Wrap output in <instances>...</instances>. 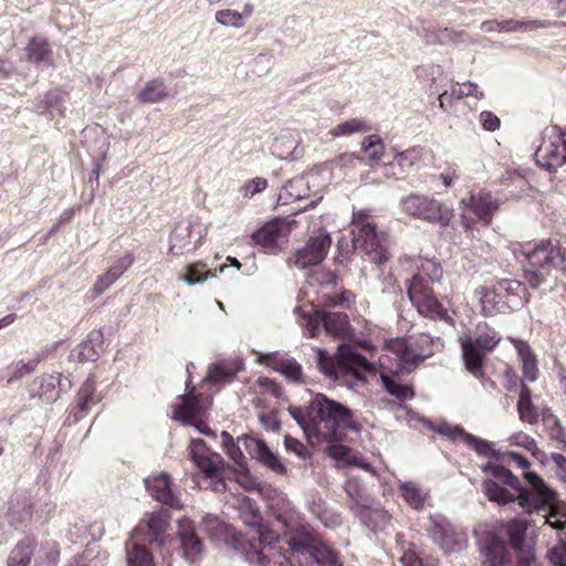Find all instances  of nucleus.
<instances>
[{"label": "nucleus", "instance_id": "54", "mask_svg": "<svg viewBox=\"0 0 566 566\" xmlns=\"http://www.w3.org/2000/svg\"><path fill=\"white\" fill-rule=\"evenodd\" d=\"M203 525L212 539H220L228 533V525L210 514L205 516Z\"/></svg>", "mask_w": 566, "mask_h": 566}, {"label": "nucleus", "instance_id": "37", "mask_svg": "<svg viewBox=\"0 0 566 566\" xmlns=\"http://www.w3.org/2000/svg\"><path fill=\"white\" fill-rule=\"evenodd\" d=\"M25 51L28 60L30 62L36 64L46 62L49 64H52V50L46 40L33 38L32 40H30Z\"/></svg>", "mask_w": 566, "mask_h": 566}, {"label": "nucleus", "instance_id": "4", "mask_svg": "<svg viewBox=\"0 0 566 566\" xmlns=\"http://www.w3.org/2000/svg\"><path fill=\"white\" fill-rule=\"evenodd\" d=\"M352 232L354 249L363 259L375 264L388 261L389 255L385 245L386 235L378 232L376 224L365 211H356L352 218Z\"/></svg>", "mask_w": 566, "mask_h": 566}, {"label": "nucleus", "instance_id": "45", "mask_svg": "<svg viewBox=\"0 0 566 566\" xmlns=\"http://www.w3.org/2000/svg\"><path fill=\"white\" fill-rule=\"evenodd\" d=\"M127 566H142V533L136 527L126 542Z\"/></svg>", "mask_w": 566, "mask_h": 566}, {"label": "nucleus", "instance_id": "7", "mask_svg": "<svg viewBox=\"0 0 566 566\" xmlns=\"http://www.w3.org/2000/svg\"><path fill=\"white\" fill-rule=\"evenodd\" d=\"M521 252L527 261L526 279L533 286L543 281L546 270L564 262V255L559 248L551 241H541L534 245L527 243L522 247Z\"/></svg>", "mask_w": 566, "mask_h": 566}, {"label": "nucleus", "instance_id": "16", "mask_svg": "<svg viewBox=\"0 0 566 566\" xmlns=\"http://www.w3.org/2000/svg\"><path fill=\"white\" fill-rule=\"evenodd\" d=\"M208 224L199 218L174 229L169 239V253L175 256L196 251L208 234Z\"/></svg>", "mask_w": 566, "mask_h": 566}, {"label": "nucleus", "instance_id": "28", "mask_svg": "<svg viewBox=\"0 0 566 566\" xmlns=\"http://www.w3.org/2000/svg\"><path fill=\"white\" fill-rule=\"evenodd\" d=\"M311 178H313V176H300L286 182L279 193V203L289 205L295 200L308 197L311 191Z\"/></svg>", "mask_w": 566, "mask_h": 566}, {"label": "nucleus", "instance_id": "1", "mask_svg": "<svg viewBox=\"0 0 566 566\" xmlns=\"http://www.w3.org/2000/svg\"><path fill=\"white\" fill-rule=\"evenodd\" d=\"M230 504L238 510L239 517L247 525L256 527L259 541L263 544L261 551H255L249 555V560L261 566H291L282 549L273 546L277 536H274L273 532L266 526L259 524V511L252 500L245 495H239L233 496Z\"/></svg>", "mask_w": 566, "mask_h": 566}, {"label": "nucleus", "instance_id": "23", "mask_svg": "<svg viewBox=\"0 0 566 566\" xmlns=\"http://www.w3.org/2000/svg\"><path fill=\"white\" fill-rule=\"evenodd\" d=\"M188 451L195 465L208 476L213 475L222 468V457L209 450L201 439H192Z\"/></svg>", "mask_w": 566, "mask_h": 566}, {"label": "nucleus", "instance_id": "38", "mask_svg": "<svg viewBox=\"0 0 566 566\" xmlns=\"http://www.w3.org/2000/svg\"><path fill=\"white\" fill-rule=\"evenodd\" d=\"M169 96V87L161 77H155L144 84V103H159Z\"/></svg>", "mask_w": 566, "mask_h": 566}, {"label": "nucleus", "instance_id": "6", "mask_svg": "<svg viewBox=\"0 0 566 566\" xmlns=\"http://www.w3.org/2000/svg\"><path fill=\"white\" fill-rule=\"evenodd\" d=\"M525 485L515 490L514 502L526 513L549 509L552 512H560L556 503V493L535 472L527 471L523 474Z\"/></svg>", "mask_w": 566, "mask_h": 566}, {"label": "nucleus", "instance_id": "27", "mask_svg": "<svg viewBox=\"0 0 566 566\" xmlns=\"http://www.w3.org/2000/svg\"><path fill=\"white\" fill-rule=\"evenodd\" d=\"M461 205L464 207H470L472 212L484 224H489L491 222L493 214L500 208L497 199L494 198L490 192L485 191H480L475 195H471L469 201L462 199Z\"/></svg>", "mask_w": 566, "mask_h": 566}, {"label": "nucleus", "instance_id": "8", "mask_svg": "<svg viewBox=\"0 0 566 566\" xmlns=\"http://www.w3.org/2000/svg\"><path fill=\"white\" fill-rule=\"evenodd\" d=\"M311 408L317 413L321 422L332 431L328 436L329 440L338 439L336 434L337 429H345L353 432L360 431V424L354 419L353 411L346 406L328 399L324 395H316L311 402Z\"/></svg>", "mask_w": 566, "mask_h": 566}, {"label": "nucleus", "instance_id": "56", "mask_svg": "<svg viewBox=\"0 0 566 566\" xmlns=\"http://www.w3.org/2000/svg\"><path fill=\"white\" fill-rule=\"evenodd\" d=\"M94 382L91 379H87L77 392V406L81 411H86L90 403H96V400L93 398L94 394Z\"/></svg>", "mask_w": 566, "mask_h": 566}, {"label": "nucleus", "instance_id": "63", "mask_svg": "<svg viewBox=\"0 0 566 566\" xmlns=\"http://www.w3.org/2000/svg\"><path fill=\"white\" fill-rule=\"evenodd\" d=\"M227 453L234 461V463L238 464L239 468H247L245 457L243 455L240 446L234 444L233 447H230L227 450Z\"/></svg>", "mask_w": 566, "mask_h": 566}, {"label": "nucleus", "instance_id": "10", "mask_svg": "<svg viewBox=\"0 0 566 566\" xmlns=\"http://www.w3.org/2000/svg\"><path fill=\"white\" fill-rule=\"evenodd\" d=\"M484 472L483 493L488 500L500 505L514 502V491L520 489L517 476L500 464H489Z\"/></svg>", "mask_w": 566, "mask_h": 566}, {"label": "nucleus", "instance_id": "25", "mask_svg": "<svg viewBox=\"0 0 566 566\" xmlns=\"http://www.w3.org/2000/svg\"><path fill=\"white\" fill-rule=\"evenodd\" d=\"M544 523L558 532L559 543L548 552V558L555 566H566V512H552L544 516Z\"/></svg>", "mask_w": 566, "mask_h": 566}, {"label": "nucleus", "instance_id": "50", "mask_svg": "<svg viewBox=\"0 0 566 566\" xmlns=\"http://www.w3.org/2000/svg\"><path fill=\"white\" fill-rule=\"evenodd\" d=\"M274 368L292 382L302 380V368L294 359H281L276 361Z\"/></svg>", "mask_w": 566, "mask_h": 566}, {"label": "nucleus", "instance_id": "21", "mask_svg": "<svg viewBox=\"0 0 566 566\" xmlns=\"http://www.w3.org/2000/svg\"><path fill=\"white\" fill-rule=\"evenodd\" d=\"M331 242V237L326 232L311 237L305 247L296 252L295 265L300 269L318 265L325 259Z\"/></svg>", "mask_w": 566, "mask_h": 566}, {"label": "nucleus", "instance_id": "17", "mask_svg": "<svg viewBox=\"0 0 566 566\" xmlns=\"http://www.w3.org/2000/svg\"><path fill=\"white\" fill-rule=\"evenodd\" d=\"M536 163L551 170L566 163V129L552 127L544 134L536 153Z\"/></svg>", "mask_w": 566, "mask_h": 566}, {"label": "nucleus", "instance_id": "39", "mask_svg": "<svg viewBox=\"0 0 566 566\" xmlns=\"http://www.w3.org/2000/svg\"><path fill=\"white\" fill-rule=\"evenodd\" d=\"M32 555H34V542L24 538L12 549L8 558V566H28Z\"/></svg>", "mask_w": 566, "mask_h": 566}, {"label": "nucleus", "instance_id": "55", "mask_svg": "<svg viewBox=\"0 0 566 566\" xmlns=\"http://www.w3.org/2000/svg\"><path fill=\"white\" fill-rule=\"evenodd\" d=\"M60 384V375H49L43 377L41 382V397L46 401H54L59 398L56 386Z\"/></svg>", "mask_w": 566, "mask_h": 566}, {"label": "nucleus", "instance_id": "32", "mask_svg": "<svg viewBox=\"0 0 566 566\" xmlns=\"http://www.w3.org/2000/svg\"><path fill=\"white\" fill-rule=\"evenodd\" d=\"M202 409L197 398L188 392L179 397V402L174 406V418L186 424H195L193 419L201 413Z\"/></svg>", "mask_w": 566, "mask_h": 566}, {"label": "nucleus", "instance_id": "62", "mask_svg": "<svg viewBox=\"0 0 566 566\" xmlns=\"http://www.w3.org/2000/svg\"><path fill=\"white\" fill-rule=\"evenodd\" d=\"M552 460L556 465V475L563 482H566V458L559 453H553Z\"/></svg>", "mask_w": 566, "mask_h": 566}, {"label": "nucleus", "instance_id": "14", "mask_svg": "<svg viewBox=\"0 0 566 566\" xmlns=\"http://www.w3.org/2000/svg\"><path fill=\"white\" fill-rule=\"evenodd\" d=\"M314 312L315 315L298 307L294 311L298 323L307 328L308 337H314L316 335L315 329L317 328L319 321L323 322L325 331L334 337L346 339L353 336L348 316L345 313Z\"/></svg>", "mask_w": 566, "mask_h": 566}, {"label": "nucleus", "instance_id": "53", "mask_svg": "<svg viewBox=\"0 0 566 566\" xmlns=\"http://www.w3.org/2000/svg\"><path fill=\"white\" fill-rule=\"evenodd\" d=\"M268 187V180L262 177H255L247 180L240 188V193L245 199H251L255 195L264 191Z\"/></svg>", "mask_w": 566, "mask_h": 566}, {"label": "nucleus", "instance_id": "61", "mask_svg": "<svg viewBox=\"0 0 566 566\" xmlns=\"http://www.w3.org/2000/svg\"><path fill=\"white\" fill-rule=\"evenodd\" d=\"M284 446L287 451L295 453L300 458H304L306 454V447L292 437L285 436Z\"/></svg>", "mask_w": 566, "mask_h": 566}, {"label": "nucleus", "instance_id": "30", "mask_svg": "<svg viewBox=\"0 0 566 566\" xmlns=\"http://www.w3.org/2000/svg\"><path fill=\"white\" fill-rule=\"evenodd\" d=\"M254 13V6L244 3L242 11L234 9H220L214 13V20L224 28L243 29L245 21Z\"/></svg>", "mask_w": 566, "mask_h": 566}, {"label": "nucleus", "instance_id": "29", "mask_svg": "<svg viewBox=\"0 0 566 566\" xmlns=\"http://www.w3.org/2000/svg\"><path fill=\"white\" fill-rule=\"evenodd\" d=\"M133 264L130 255L117 260L104 274L99 275L94 283L93 292L96 296L107 291Z\"/></svg>", "mask_w": 566, "mask_h": 566}, {"label": "nucleus", "instance_id": "26", "mask_svg": "<svg viewBox=\"0 0 566 566\" xmlns=\"http://www.w3.org/2000/svg\"><path fill=\"white\" fill-rule=\"evenodd\" d=\"M178 537L181 543L184 557L190 563L197 562L202 554V543L189 518L178 521Z\"/></svg>", "mask_w": 566, "mask_h": 566}, {"label": "nucleus", "instance_id": "51", "mask_svg": "<svg viewBox=\"0 0 566 566\" xmlns=\"http://www.w3.org/2000/svg\"><path fill=\"white\" fill-rule=\"evenodd\" d=\"M524 23L513 21V20H505V21H485L481 24V30L486 33L492 32H513L522 29Z\"/></svg>", "mask_w": 566, "mask_h": 566}, {"label": "nucleus", "instance_id": "34", "mask_svg": "<svg viewBox=\"0 0 566 566\" xmlns=\"http://www.w3.org/2000/svg\"><path fill=\"white\" fill-rule=\"evenodd\" d=\"M512 343L516 348L517 355L522 363L524 379L528 381H535L537 378L538 369L536 358L531 350V347L528 344L522 340L512 339Z\"/></svg>", "mask_w": 566, "mask_h": 566}, {"label": "nucleus", "instance_id": "49", "mask_svg": "<svg viewBox=\"0 0 566 566\" xmlns=\"http://www.w3.org/2000/svg\"><path fill=\"white\" fill-rule=\"evenodd\" d=\"M361 163V159L355 154H342L331 161V168L333 171H339L347 176L350 170L357 168Z\"/></svg>", "mask_w": 566, "mask_h": 566}, {"label": "nucleus", "instance_id": "33", "mask_svg": "<svg viewBox=\"0 0 566 566\" xmlns=\"http://www.w3.org/2000/svg\"><path fill=\"white\" fill-rule=\"evenodd\" d=\"M495 293L500 295V298L507 303L509 306H517L523 303L521 293H525L524 285L516 280H501L494 285Z\"/></svg>", "mask_w": 566, "mask_h": 566}, {"label": "nucleus", "instance_id": "47", "mask_svg": "<svg viewBox=\"0 0 566 566\" xmlns=\"http://www.w3.org/2000/svg\"><path fill=\"white\" fill-rule=\"evenodd\" d=\"M424 153L421 148H409L405 151L398 153L394 161L398 165L403 171L410 170L415 165L420 163L423 159Z\"/></svg>", "mask_w": 566, "mask_h": 566}, {"label": "nucleus", "instance_id": "5", "mask_svg": "<svg viewBox=\"0 0 566 566\" xmlns=\"http://www.w3.org/2000/svg\"><path fill=\"white\" fill-rule=\"evenodd\" d=\"M506 530L515 551L518 552V566H536L533 551L527 549L524 552L521 548L526 524L522 521H511ZM483 563L486 566H511L512 554L502 542L492 541L484 549Z\"/></svg>", "mask_w": 566, "mask_h": 566}, {"label": "nucleus", "instance_id": "44", "mask_svg": "<svg viewBox=\"0 0 566 566\" xmlns=\"http://www.w3.org/2000/svg\"><path fill=\"white\" fill-rule=\"evenodd\" d=\"M400 493L405 501L413 509L420 510L424 506L427 492L419 489L412 482H402L400 484Z\"/></svg>", "mask_w": 566, "mask_h": 566}, {"label": "nucleus", "instance_id": "35", "mask_svg": "<svg viewBox=\"0 0 566 566\" xmlns=\"http://www.w3.org/2000/svg\"><path fill=\"white\" fill-rule=\"evenodd\" d=\"M328 455L336 460L337 462H342L344 465H355L359 467L366 471L371 470V465L365 461L360 455L353 452L348 447L343 444H332L326 449Z\"/></svg>", "mask_w": 566, "mask_h": 566}, {"label": "nucleus", "instance_id": "9", "mask_svg": "<svg viewBox=\"0 0 566 566\" xmlns=\"http://www.w3.org/2000/svg\"><path fill=\"white\" fill-rule=\"evenodd\" d=\"M497 333L484 324H478L474 335L460 338L462 357L465 368L476 375L482 366L483 357L500 343Z\"/></svg>", "mask_w": 566, "mask_h": 566}, {"label": "nucleus", "instance_id": "11", "mask_svg": "<svg viewBox=\"0 0 566 566\" xmlns=\"http://www.w3.org/2000/svg\"><path fill=\"white\" fill-rule=\"evenodd\" d=\"M402 210L415 218L447 227L452 217L453 208L430 196L411 193L401 200Z\"/></svg>", "mask_w": 566, "mask_h": 566}, {"label": "nucleus", "instance_id": "24", "mask_svg": "<svg viewBox=\"0 0 566 566\" xmlns=\"http://www.w3.org/2000/svg\"><path fill=\"white\" fill-rule=\"evenodd\" d=\"M144 484L156 501L171 507H181V503L171 488V478L168 473L161 472L151 475L144 481Z\"/></svg>", "mask_w": 566, "mask_h": 566}, {"label": "nucleus", "instance_id": "2", "mask_svg": "<svg viewBox=\"0 0 566 566\" xmlns=\"http://www.w3.org/2000/svg\"><path fill=\"white\" fill-rule=\"evenodd\" d=\"M442 345L440 337L433 338L424 333L408 338H391L385 342V357L395 360L399 370L410 371L422 360L431 357Z\"/></svg>", "mask_w": 566, "mask_h": 566}, {"label": "nucleus", "instance_id": "58", "mask_svg": "<svg viewBox=\"0 0 566 566\" xmlns=\"http://www.w3.org/2000/svg\"><path fill=\"white\" fill-rule=\"evenodd\" d=\"M36 364L38 361L35 360H32V361H28V363H24V361H18L14 366H13V374L12 376L9 378V382H13L15 380H19L21 379L22 377L27 376V375H30L31 373L34 371L35 367H36Z\"/></svg>", "mask_w": 566, "mask_h": 566}, {"label": "nucleus", "instance_id": "42", "mask_svg": "<svg viewBox=\"0 0 566 566\" xmlns=\"http://www.w3.org/2000/svg\"><path fill=\"white\" fill-rule=\"evenodd\" d=\"M380 379L386 391L399 400H409L415 395L410 386L400 384L396 379V375L381 374Z\"/></svg>", "mask_w": 566, "mask_h": 566}, {"label": "nucleus", "instance_id": "20", "mask_svg": "<svg viewBox=\"0 0 566 566\" xmlns=\"http://www.w3.org/2000/svg\"><path fill=\"white\" fill-rule=\"evenodd\" d=\"M169 530L170 515L167 511L160 510L147 514L144 518V543L147 542L155 548L160 549L171 538Z\"/></svg>", "mask_w": 566, "mask_h": 566}, {"label": "nucleus", "instance_id": "41", "mask_svg": "<svg viewBox=\"0 0 566 566\" xmlns=\"http://www.w3.org/2000/svg\"><path fill=\"white\" fill-rule=\"evenodd\" d=\"M517 409L522 421L534 424L538 421V415L532 402V395L530 388L522 386Z\"/></svg>", "mask_w": 566, "mask_h": 566}, {"label": "nucleus", "instance_id": "59", "mask_svg": "<svg viewBox=\"0 0 566 566\" xmlns=\"http://www.w3.org/2000/svg\"><path fill=\"white\" fill-rule=\"evenodd\" d=\"M459 97L462 96H474L478 99H481L484 97L483 91L480 90L479 85L472 82H464L461 85H459L458 90H454L453 92Z\"/></svg>", "mask_w": 566, "mask_h": 566}, {"label": "nucleus", "instance_id": "22", "mask_svg": "<svg viewBox=\"0 0 566 566\" xmlns=\"http://www.w3.org/2000/svg\"><path fill=\"white\" fill-rule=\"evenodd\" d=\"M239 443H241L250 457L255 459L259 463L263 464L275 473L285 472V467L282 461L274 452L271 451V449L263 440L245 436L239 439Z\"/></svg>", "mask_w": 566, "mask_h": 566}, {"label": "nucleus", "instance_id": "31", "mask_svg": "<svg viewBox=\"0 0 566 566\" xmlns=\"http://www.w3.org/2000/svg\"><path fill=\"white\" fill-rule=\"evenodd\" d=\"M242 368L241 360H222L210 366L205 382L223 384L230 381Z\"/></svg>", "mask_w": 566, "mask_h": 566}, {"label": "nucleus", "instance_id": "13", "mask_svg": "<svg viewBox=\"0 0 566 566\" xmlns=\"http://www.w3.org/2000/svg\"><path fill=\"white\" fill-rule=\"evenodd\" d=\"M410 302L415 305L420 315L430 317L434 321H443L454 325V319L433 295L432 291L426 285L420 273L412 276L407 290Z\"/></svg>", "mask_w": 566, "mask_h": 566}, {"label": "nucleus", "instance_id": "3", "mask_svg": "<svg viewBox=\"0 0 566 566\" xmlns=\"http://www.w3.org/2000/svg\"><path fill=\"white\" fill-rule=\"evenodd\" d=\"M287 544L295 553L308 552L319 566H342L338 555L323 543H313L312 528L291 513L282 518Z\"/></svg>", "mask_w": 566, "mask_h": 566}, {"label": "nucleus", "instance_id": "60", "mask_svg": "<svg viewBox=\"0 0 566 566\" xmlns=\"http://www.w3.org/2000/svg\"><path fill=\"white\" fill-rule=\"evenodd\" d=\"M481 126L488 132H494L500 128V118L489 111H483L479 115Z\"/></svg>", "mask_w": 566, "mask_h": 566}, {"label": "nucleus", "instance_id": "18", "mask_svg": "<svg viewBox=\"0 0 566 566\" xmlns=\"http://www.w3.org/2000/svg\"><path fill=\"white\" fill-rule=\"evenodd\" d=\"M432 541L440 546L444 553H459L467 547V536L458 532L443 516L430 517L428 528Z\"/></svg>", "mask_w": 566, "mask_h": 566}, {"label": "nucleus", "instance_id": "52", "mask_svg": "<svg viewBox=\"0 0 566 566\" xmlns=\"http://www.w3.org/2000/svg\"><path fill=\"white\" fill-rule=\"evenodd\" d=\"M507 441L510 446L523 448L526 451L531 452L533 455H536L538 452L536 441L531 436L522 431L515 432L512 436H510Z\"/></svg>", "mask_w": 566, "mask_h": 566}, {"label": "nucleus", "instance_id": "12", "mask_svg": "<svg viewBox=\"0 0 566 566\" xmlns=\"http://www.w3.org/2000/svg\"><path fill=\"white\" fill-rule=\"evenodd\" d=\"M316 361L319 370L329 378L337 377L338 369L371 371L374 366L350 346L338 345V357L335 358L325 349L316 350Z\"/></svg>", "mask_w": 566, "mask_h": 566}, {"label": "nucleus", "instance_id": "19", "mask_svg": "<svg viewBox=\"0 0 566 566\" xmlns=\"http://www.w3.org/2000/svg\"><path fill=\"white\" fill-rule=\"evenodd\" d=\"M308 284L315 286L316 284L322 286V290L317 292V296L312 303L316 302L317 306H337L350 304V295L347 293L338 294L335 291H331V286L335 285V275L329 272H325L322 269H314L306 274Z\"/></svg>", "mask_w": 566, "mask_h": 566}, {"label": "nucleus", "instance_id": "46", "mask_svg": "<svg viewBox=\"0 0 566 566\" xmlns=\"http://www.w3.org/2000/svg\"><path fill=\"white\" fill-rule=\"evenodd\" d=\"M360 149L373 161H379L385 154V146L378 135L366 136L360 143Z\"/></svg>", "mask_w": 566, "mask_h": 566}, {"label": "nucleus", "instance_id": "48", "mask_svg": "<svg viewBox=\"0 0 566 566\" xmlns=\"http://www.w3.org/2000/svg\"><path fill=\"white\" fill-rule=\"evenodd\" d=\"M416 262V265L419 266L420 271L423 275H426L431 282H438L442 276V269L439 263L429 259H419L412 260L410 258H406L403 260V264Z\"/></svg>", "mask_w": 566, "mask_h": 566}, {"label": "nucleus", "instance_id": "36", "mask_svg": "<svg viewBox=\"0 0 566 566\" xmlns=\"http://www.w3.org/2000/svg\"><path fill=\"white\" fill-rule=\"evenodd\" d=\"M474 296L478 298L484 315L495 314L501 310V303H504L500 295L495 293L494 286L492 289L481 286L474 291Z\"/></svg>", "mask_w": 566, "mask_h": 566}, {"label": "nucleus", "instance_id": "40", "mask_svg": "<svg viewBox=\"0 0 566 566\" xmlns=\"http://www.w3.org/2000/svg\"><path fill=\"white\" fill-rule=\"evenodd\" d=\"M370 129L369 123L364 118H349L334 126L329 134L333 137L350 136L358 133H365Z\"/></svg>", "mask_w": 566, "mask_h": 566}, {"label": "nucleus", "instance_id": "15", "mask_svg": "<svg viewBox=\"0 0 566 566\" xmlns=\"http://www.w3.org/2000/svg\"><path fill=\"white\" fill-rule=\"evenodd\" d=\"M296 226V220L291 218H273L264 222L255 230L251 239L265 253L277 254Z\"/></svg>", "mask_w": 566, "mask_h": 566}, {"label": "nucleus", "instance_id": "43", "mask_svg": "<svg viewBox=\"0 0 566 566\" xmlns=\"http://www.w3.org/2000/svg\"><path fill=\"white\" fill-rule=\"evenodd\" d=\"M211 277H216V274L207 269L206 263L198 261L186 268V272L180 280L188 285H196Z\"/></svg>", "mask_w": 566, "mask_h": 566}, {"label": "nucleus", "instance_id": "57", "mask_svg": "<svg viewBox=\"0 0 566 566\" xmlns=\"http://www.w3.org/2000/svg\"><path fill=\"white\" fill-rule=\"evenodd\" d=\"M101 345H96L92 339L85 340L80 345V357L82 360L94 361L98 358Z\"/></svg>", "mask_w": 566, "mask_h": 566}, {"label": "nucleus", "instance_id": "64", "mask_svg": "<svg viewBox=\"0 0 566 566\" xmlns=\"http://www.w3.org/2000/svg\"><path fill=\"white\" fill-rule=\"evenodd\" d=\"M504 457L512 460L518 468L526 470L530 468V461L516 451H506Z\"/></svg>", "mask_w": 566, "mask_h": 566}]
</instances>
